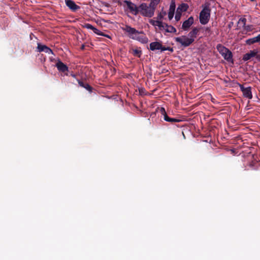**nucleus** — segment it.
I'll list each match as a JSON object with an SVG mask.
<instances>
[{"label":"nucleus","mask_w":260,"mask_h":260,"mask_svg":"<svg viewBox=\"0 0 260 260\" xmlns=\"http://www.w3.org/2000/svg\"><path fill=\"white\" fill-rule=\"evenodd\" d=\"M124 3L132 14L137 15L139 13V6L137 7L134 3L126 0L124 1Z\"/></svg>","instance_id":"obj_7"},{"label":"nucleus","mask_w":260,"mask_h":260,"mask_svg":"<svg viewBox=\"0 0 260 260\" xmlns=\"http://www.w3.org/2000/svg\"><path fill=\"white\" fill-rule=\"evenodd\" d=\"M37 51L39 52H45L48 54H53V51L48 47L45 45H42L41 43H38Z\"/></svg>","instance_id":"obj_12"},{"label":"nucleus","mask_w":260,"mask_h":260,"mask_svg":"<svg viewBox=\"0 0 260 260\" xmlns=\"http://www.w3.org/2000/svg\"><path fill=\"white\" fill-rule=\"evenodd\" d=\"M194 22V18L192 16L189 17L187 20L184 21L182 25L181 28L183 30H187L190 27V26L193 24Z\"/></svg>","instance_id":"obj_9"},{"label":"nucleus","mask_w":260,"mask_h":260,"mask_svg":"<svg viewBox=\"0 0 260 260\" xmlns=\"http://www.w3.org/2000/svg\"><path fill=\"white\" fill-rule=\"evenodd\" d=\"M162 21V20H158L157 19L156 20H153V19H150L149 20V22L153 26H158L159 24H161V22Z\"/></svg>","instance_id":"obj_24"},{"label":"nucleus","mask_w":260,"mask_h":260,"mask_svg":"<svg viewBox=\"0 0 260 260\" xmlns=\"http://www.w3.org/2000/svg\"><path fill=\"white\" fill-rule=\"evenodd\" d=\"M209 6V4H206L205 5H203V9L200 13V22L203 25L207 24L210 20L211 9Z\"/></svg>","instance_id":"obj_2"},{"label":"nucleus","mask_w":260,"mask_h":260,"mask_svg":"<svg viewBox=\"0 0 260 260\" xmlns=\"http://www.w3.org/2000/svg\"><path fill=\"white\" fill-rule=\"evenodd\" d=\"M122 29L127 32V36L133 40H137L143 44H146L148 42V38L143 31H139L128 25H126Z\"/></svg>","instance_id":"obj_1"},{"label":"nucleus","mask_w":260,"mask_h":260,"mask_svg":"<svg viewBox=\"0 0 260 260\" xmlns=\"http://www.w3.org/2000/svg\"><path fill=\"white\" fill-rule=\"evenodd\" d=\"M176 9L175 0H171L168 12V18L170 20L173 18Z\"/></svg>","instance_id":"obj_13"},{"label":"nucleus","mask_w":260,"mask_h":260,"mask_svg":"<svg viewBox=\"0 0 260 260\" xmlns=\"http://www.w3.org/2000/svg\"><path fill=\"white\" fill-rule=\"evenodd\" d=\"M65 3L66 6L73 12H76L80 8L73 0H65Z\"/></svg>","instance_id":"obj_11"},{"label":"nucleus","mask_w":260,"mask_h":260,"mask_svg":"<svg viewBox=\"0 0 260 260\" xmlns=\"http://www.w3.org/2000/svg\"><path fill=\"white\" fill-rule=\"evenodd\" d=\"M139 13L144 17L151 18L154 14V12L148 7L147 4L143 3L139 5Z\"/></svg>","instance_id":"obj_3"},{"label":"nucleus","mask_w":260,"mask_h":260,"mask_svg":"<svg viewBox=\"0 0 260 260\" xmlns=\"http://www.w3.org/2000/svg\"><path fill=\"white\" fill-rule=\"evenodd\" d=\"M132 54L135 56L140 57L142 55V51L138 49H133Z\"/></svg>","instance_id":"obj_23"},{"label":"nucleus","mask_w":260,"mask_h":260,"mask_svg":"<svg viewBox=\"0 0 260 260\" xmlns=\"http://www.w3.org/2000/svg\"><path fill=\"white\" fill-rule=\"evenodd\" d=\"M176 42L181 44L184 47H187L191 45L193 42V38H188L185 36H182L181 37H176L175 38Z\"/></svg>","instance_id":"obj_5"},{"label":"nucleus","mask_w":260,"mask_h":260,"mask_svg":"<svg viewBox=\"0 0 260 260\" xmlns=\"http://www.w3.org/2000/svg\"><path fill=\"white\" fill-rule=\"evenodd\" d=\"M148 6L152 10V11L155 12V11L156 6H157V5H155V4H154L152 1H150V3L149 4V5H148Z\"/></svg>","instance_id":"obj_25"},{"label":"nucleus","mask_w":260,"mask_h":260,"mask_svg":"<svg viewBox=\"0 0 260 260\" xmlns=\"http://www.w3.org/2000/svg\"><path fill=\"white\" fill-rule=\"evenodd\" d=\"M217 49L222 56L229 50V49L220 44H218L217 46Z\"/></svg>","instance_id":"obj_19"},{"label":"nucleus","mask_w":260,"mask_h":260,"mask_svg":"<svg viewBox=\"0 0 260 260\" xmlns=\"http://www.w3.org/2000/svg\"><path fill=\"white\" fill-rule=\"evenodd\" d=\"M242 22L243 24V27L246 25V19L245 18H240L238 21V23Z\"/></svg>","instance_id":"obj_29"},{"label":"nucleus","mask_w":260,"mask_h":260,"mask_svg":"<svg viewBox=\"0 0 260 260\" xmlns=\"http://www.w3.org/2000/svg\"><path fill=\"white\" fill-rule=\"evenodd\" d=\"M104 37H107V38H110V37L109 36V35H105L104 34V36H103Z\"/></svg>","instance_id":"obj_38"},{"label":"nucleus","mask_w":260,"mask_h":260,"mask_svg":"<svg viewBox=\"0 0 260 260\" xmlns=\"http://www.w3.org/2000/svg\"><path fill=\"white\" fill-rule=\"evenodd\" d=\"M251 2H255V0H250Z\"/></svg>","instance_id":"obj_39"},{"label":"nucleus","mask_w":260,"mask_h":260,"mask_svg":"<svg viewBox=\"0 0 260 260\" xmlns=\"http://www.w3.org/2000/svg\"><path fill=\"white\" fill-rule=\"evenodd\" d=\"M258 42H260V34L256 36Z\"/></svg>","instance_id":"obj_33"},{"label":"nucleus","mask_w":260,"mask_h":260,"mask_svg":"<svg viewBox=\"0 0 260 260\" xmlns=\"http://www.w3.org/2000/svg\"><path fill=\"white\" fill-rule=\"evenodd\" d=\"M254 164H255V162L252 161L249 164V166L250 167H252L254 166Z\"/></svg>","instance_id":"obj_34"},{"label":"nucleus","mask_w":260,"mask_h":260,"mask_svg":"<svg viewBox=\"0 0 260 260\" xmlns=\"http://www.w3.org/2000/svg\"><path fill=\"white\" fill-rule=\"evenodd\" d=\"M151 1L157 6V5L160 3V0H151Z\"/></svg>","instance_id":"obj_32"},{"label":"nucleus","mask_w":260,"mask_h":260,"mask_svg":"<svg viewBox=\"0 0 260 260\" xmlns=\"http://www.w3.org/2000/svg\"><path fill=\"white\" fill-rule=\"evenodd\" d=\"M84 88H85L87 90H88V91H89L90 92H92V89H93V88L89 84H88L87 83H86V85Z\"/></svg>","instance_id":"obj_28"},{"label":"nucleus","mask_w":260,"mask_h":260,"mask_svg":"<svg viewBox=\"0 0 260 260\" xmlns=\"http://www.w3.org/2000/svg\"><path fill=\"white\" fill-rule=\"evenodd\" d=\"M200 31V29L197 27H193L191 31H190L188 36L190 38H193L194 40L196 38H197V36Z\"/></svg>","instance_id":"obj_17"},{"label":"nucleus","mask_w":260,"mask_h":260,"mask_svg":"<svg viewBox=\"0 0 260 260\" xmlns=\"http://www.w3.org/2000/svg\"><path fill=\"white\" fill-rule=\"evenodd\" d=\"M257 51L256 50H251L249 52L246 53L243 57V60L244 61H247L250 59L252 57L256 56V58L259 59L260 57L259 55H257Z\"/></svg>","instance_id":"obj_10"},{"label":"nucleus","mask_w":260,"mask_h":260,"mask_svg":"<svg viewBox=\"0 0 260 260\" xmlns=\"http://www.w3.org/2000/svg\"><path fill=\"white\" fill-rule=\"evenodd\" d=\"M83 27L86 28L87 29H91L93 31L95 34L99 36H104V34L101 32L96 28L94 27L91 24L89 23H85L83 25Z\"/></svg>","instance_id":"obj_14"},{"label":"nucleus","mask_w":260,"mask_h":260,"mask_svg":"<svg viewBox=\"0 0 260 260\" xmlns=\"http://www.w3.org/2000/svg\"><path fill=\"white\" fill-rule=\"evenodd\" d=\"M206 31L210 32L211 31L210 28L209 27H206Z\"/></svg>","instance_id":"obj_35"},{"label":"nucleus","mask_w":260,"mask_h":260,"mask_svg":"<svg viewBox=\"0 0 260 260\" xmlns=\"http://www.w3.org/2000/svg\"><path fill=\"white\" fill-rule=\"evenodd\" d=\"M244 30H246L247 31H251L253 29V27L252 25H245L244 26Z\"/></svg>","instance_id":"obj_26"},{"label":"nucleus","mask_w":260,"mask_h":260,"mask_svg":"<svg viewBox=\"0 0 260 260\" xmlns=\"http://www.w3.org/2000/svg\"><path fill=\"white\" fill-rule=\"evenodd\" d=\"M57 70L61 72L64 73L68 71V67L60 60H58L56 64Z\"/></svg>","instance_id":"obj_15"},{"label":"nucleus","mask_w":260,"mask_h":260,"mask_svg":"<svg viewBox=\"0 0 260 260\" xmlns=\"http://www.w3.org/2000/svg\"><path fill=\"white\" fill-rule=\"evenodd\" d=\"M166 14V12L164 11V8H162L161 10V11L158 13L156 18V19L162 20L164 19V16H165Z\"/></svg>","instance_id":"obj_21"},{"label":"nucleus","mask_w":260,"mask_h":260,"mask_svg":"<svg viewBox=\"0 0 260 260\" xmlns=\"http://www.w3.org/2000/svg\"><path fill=\"white\" fill-rule=\"evenodd\" d=\"M81 49L82 50H83V49H84V45H82V46H81Z\"/></svg>","instance_id":"obj_37"},{"label":"nucleus","mask_w":260,"mask_h":260,"mask_svg":"<svg viewBox=\"0 0 260 260\" xmlns=\"http://www.w3.org/2000/svg\"><path fill=\"white\" fill-rule=\"evenodd\" d=\"M165 24H166V23H163L162 21H161V24H159L158 27H159V28L160 30H162V29H165H165H166Z\"/></svg>","instance_id":"obj_30"},{"label":"nucleus","mask_w":260,"mask_h":260,"mask_svg":"<svg viewBox=\"0 0 260 260\" xmlns=\"http://www.w3.org/2000/svg\"><path fill=\"white\" fill-rule=\"evenodd\" d=\"M189 6L187 4L182 3L179 5L177 9V11L181 13L187 11Z\"/></svg>","instance_id":"obj_16"},{"label":"nucleus","mask_w":260,"mask_h":260,"mask_svg":"<svg viewBox=\"0 0 260 260\" xmlns=\"http://www.w3.org/2000/svg\"><path fill=\"white\" fill-rule=\"evenodd\" d=\"M181 15H182V14L181 13L176 11L175 18L177 21H178L179 20H180L181 17Z\"/></svg>","instance_id":"obj_27"},{"label":"nucleus","mask_w":260,"mask_h":260,"mask_svg":"<svg viewBox=\"0 0 260 260\" xmlns=\"http://www.w3.org/2000/svg\"><path fill=\"white\" fill-rule=\"evenodd\" d=\"M239 87L245 98H248V99H252L251 87L249 86L248 87H245L243 85L239 84Z\"/></svg>","instance_id":"obj_8"},{"label":"nucleus","mask_w":260,"mask_h":260,"mask_svg":"<svg viewBox=\"0 0 260 260\" xmlns=\"http://www.w3.org/2000/svg\"><path fill=\"white\" fill-rule=\"evenodd\" d=\"M165 31L167 32L176 33L177 31L176 29L172 25H169L168 24H165Z\"/></svg>","instance_id":"obj_20"},{"label":"nucleus","mask_w":260,"mask_h":260,"mask_svg":"<svg viewBox=\"0 0 260 260\" xmlns=\"http://www.w3.org/2000/svg\"><path fill=\"white\" fill-rule=\"evenodd\" d=\"M78 82L79 85L81 87H83V88L84 87V86H85L86 83H84V82H83L80 80H78Z\"/></svg>","instance_id":"obj_31"},{"label":"nucleus","mask_w":260,"mask_h":260,"mask_svg":"<svg viewBox=\"0 0 260 260\" xmlns=\"http://www.w3.org/2000/svg\"><path fill=\"white\" fill-rule=\"evenodd\" d=\"M149 49L151 51L160 50L161 52L166 50H168L171 52L174 51V49L172 47L164 46L159 42H153L151 43L149 45Z\"/></svg>","instance_id":"obj_4"},{"label":"nucleus","mask_w":260,"mask_h":260,"mask_svg":"<svg viewBox=\"0 0 260 260\" xmlns=\"http://www.w3.org/2000/svg\"><path fill=\"white\" fill-rule=\"evenodd\" d=\"M233 24V22H231V24H229V27L230 28L232 27V25Z\"/></svg>","instance_id":"obj_36"},{"label":"nucleus","mask_w":260,"mask_h":260,"mask_svg":"<svg viewBox=\"0 0 260 260\" xmlns=\"http://www.w3.org/2000/svg\"><path fill=\"white\" fill-rule=\"evenodd\" d=\"M156 111L158 113H160L161 115H163L164 119L167 122H169L171 123H174V122H178L181 121L180 119H178L177 118L169 117L168 116V115L166 112L165 109L164 107L157 108V109H156Z\"/></svg>","instance_id":"obj_6"},{"label":"nucleus","mask_w":260,"mask_h":260,"mask_svg":"<svg viewBox=\"0 0 260 260\" xmlns=\"http://www.w3.org/2000/svg\"><path fill=\"white\" fill-rule=\"evenodd\" d=\"M246 44L249 45L253 44L255 43H258L256 37H253L252 38L248 39L246 40Z\"/></svg>","instance_id":"obj_22"},{"label":"nucleus","mask_w":260,"mask_h":260,"mask_svg":"<svg viewBox=\"0 0 260 260\" xmlns=\"http://www.w3.org/2000/svg\"><path fill=\"white\" fill-rule=\"evenodd\" d=\"M224 59L227 60L229 62H233V54L232 52L229 50L228 52L224 53L223 56H222Z\"/></svg>","instance_id":"obj_18"}]
</instances>
